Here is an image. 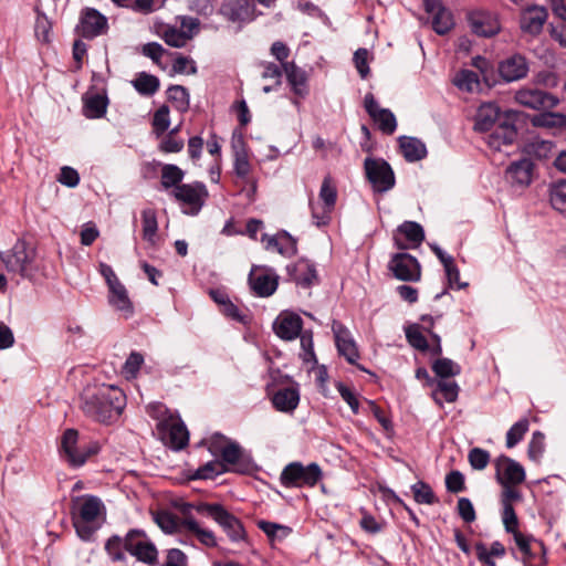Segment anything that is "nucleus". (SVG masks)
I'll return each mask as SVG.
<instances>
[{"label":"nucleus","mask_w":566,"mask_h":566,"mask_svg":"<svg viewBox=\"0 0 566 566\" xmlns=\"http://www.w3.org/2000/svg\"><path fill=\"white\" fill-rule=\"evenodd\" d=\"M81 400L83 412L99 422H109L118 418L126 403L123 390L106 384L87 386Z\"/></svg>","instance_id":"nucleus-1"},{"label":"nucleus","mask_w":566,"mask_h":566,"mask_svg":"<svg viewBox=\"0 0 566 566\" xmlns=\"http://www.w3.org/2000/svg\"><path fill=\"white\" fill-rule=\"evenodd\" d=\"M104 510L103 502L93 495L78 496L73 504L72 522L76 534L83 541H90L98 528V517Z\"/></svg>","instance_id":"nucleus-2"},{"label":"nucleus","mask_w":566,"mask_h":566,"mask_svg":"<svg viewBox=\"0 0 566 566\" xmlns=\"http://www.w3.org/2000/svg\"><path fill=\"white\" fill-rule=\"evenodd\" d=\"M0 259L8 272L24 279H33L39 270L36 251L24 240H18L10 250L1 252Z\"/></svg>","instance_id":"nucleus-3"},{"label":"nucleus","mask_w":566,"mask_h":566,"mask_svg":"<svg viewBox=\"0 0 566 566\" xmlns=\"http://www.w3.org/2000/svg\"><path fill=\"white\" fill-rule=\"evenodd\" d=\"M150 409L151 416L163 418L159 422V429L165 443L174 450L184 449L188 444L189 433L180 418L170 413L161 403L150 406Z\"/></svg>","instance_id":"nucleus-4"},{"label":"nucleus","mask_w":566,"mask_h":566,"mask_svg":"<svg viewBox=\"0 0 566 566\" xmlns=\"http://www.w3.org/2000/svg\"><path fill=\"white\" fill-rule=\"evenodd\" d=\"M99 451V444L95 441L78 439V432L74 429L64 431L61 439V457L74 468L83 465L86 460Z\"/></svg>","instance_id":"nucleus-5"},{"label":"nucleus","mask_w":566,"mask_h":566,"mask_svg":"<svg viewBox=\"0 0 566 566\" xmlns=\"http://www.w3.org/2000/svg\"><path fill=\"white\" fill-rule=\"evenodd\" d=\"M199 514L211 517L222 527L230 541L240 542L245 539V530L241 521L218 503H199L195 506Z\"/></svg>","instance_id":"nucleus-6"},{"label":"nucleus","mask_w":566,"mask_h":566,"mask_svg":"<svg viewBox=\"0 0 566 566\" xmlns=\"http://www.w3.org/2000/svg\"><path fill=\"white\" fill-rule=\"evenodd\" d=\"M322 478L323 472L317 463L304 465L292 462L282 470L280 482L284 488H313Z\"/></svg>","instance_id":"nucleus-7"},{"label":"nucleus","mask_w":566,"mask_h":566,"mask_svg":"<svg viewBox=\"0 0 566 566\" xmlns=\"http://www.w3.org/2000/svg\"><path fill=\"white\" fill-rule=\"evenodd\" d=\"M171 193L185 207L184 211L192 216L199 213L209 197L207 187L199 181L179 185Z\"/></svg>","instance_id":"nucleus-8"},{"label":"nucleus","mask_w":566,"mask_h":566,"mask_svg":"<svg viewBox=\"0 0 566 566\" xmlns=\"http://www.w3.org/2000/svg\"><path fill=\"white\" fill-rule=\"evenodd\" d=\"M124 548L139 562L149 565L157 562V548L143 531L130 530L124 537Z\"/></svg>","instance_id":"nucleus-9"},{"label":"nucleus","mask_w":566,"mask_h":566,"mask_svg":"<svg viewBox=\"0 0 566 566\" xmlns=\"http://www.w3.org/2000/svg\"><path fill=\"white\" fill-rule=\"evenodd\" d=\"M364 168L375 191L385 192L395 186V175L390 165L381 158H366Z\"/></svg>","instance_id":"nucleus-10"},{"label":"nucleus","mask_w":566,"mask_h":566,"mask_svg":"<svg viewBox=\"0 0 566 566\" xmlns=\"http://www.w3.org/2000/svg\"><path fill=\"white\" fill-rule=\"evenodd\" d=\"M199 31V20L191 17H182L180 29L165 25L160 31L161 39L172 48H184Z\"/></svg>","instance_id":"nucleus-11"},{"label":"nucleus","mask_w":566,"mask_h":566,"mask_svg":"<svg viewBox=\"0 0 566 566\" xmlns=\"http://www.w3.org/2000/svg\"><path fill=\"white\" fill-rule=\"evenodd\" d=\"M209 450L221 457V463L229 468V471L242 472L241 462L243 450L239 443L226 439L223 436H216L210 442Z\"/></svg>","instance_id":"nucleus-12"},{"label":"nucleus","mask_w":566,"mask_h":566,"mask_svg":"<svg viewBox=\"0 0 566 566\" xmlns=\"http://www.w3.org/2000/svg\"><path fill=\"white\" fill-rule=\"evenodd\" d=\"M218 13L241 29L255 19V6L251 0H222Z\"/></svg>","instance_id":"nucleus-13"},{"label":"nucleus","mask_w":566,"mask_h":566,"mask_svg":"<svg viewBox=\"0 0 566 566\" xmlns=\"http://www.w3.org/2000/svg\"><path fill=\"white\" fill-rule=\"evenodd\" d=\"M388 269L400 281L418 282L421 279L420 263L409 253L394 254L388 263Z\"/></svg>","instance_id":"nucleus-14"},{"label":"nucleus","mask_w":566,"mask_h":566,"mask_svg":"<svg viewBox=\"0 0 566 566\" xmlns=\"http://www.w3.org/2000/svg\"><path fill=\"white\" fill-rule=\"evenodd\" d=\"M513 537L525 566H543L545 564V549L541 542L521 532L513 534Z\"/></svg>","instance_id":"nucleus-15"},{"label":"nucleus","mask_w":566,"mask_h":566,"mask_svg":"<svg viewBox=\"0 0 566 566\" xmlns=\"http://www.w3.org/2000/svg\"><path fill=\"white\" fill-rule=\"evenodd\" d=\"M107 29V18L96 9L85 8L81 12L80 24L76 27L81 36L85 39H94L106 33Z\"/></svg>","instance_id":"nucleus-16"},{"label":"nucleus","mask_w":566,"mask_h":566,"mask_svg":"<svg viewBox=\"0 0 566 566\" xmlns=\"http://www.w3.org/2000/svg\"><path fill=\"white\" fill-rule=\"evenodd\" d=\"M518 104L532 109H551L557 106L558 98L536 87H523L515 94Z\"/></svg>","instance_id":"nucleus-17"},{"label":"nucleus","mask_w":566,"mask_h":566,"mask_svg":"<svg viewBox=\"0 0 566 566\" xmlns=\"http://www.w3.org/2000/svg\"><path fill=\"white\" fill-rule=\"evenodd\" d=\"M364 106L368 115L384 134L391 135L397 128L394 113L379 106L371 93L365 95Z\"/></svg>","instance_id":"nucleus-18"},{"label":"nucleus","mask_w":566,"mask_h":566,"mask_svg":"<svg viewBox=\"0 0 566 566\" xmlns=\"http://www.w3.org/2000/svg\"><path fill=\"white\" fill-rule=\"evenodd\" d=\"M332 332L338 354L349 364L355 365L359 358V352L349 329L340 322L334 321Z\"/></svg>","instance_id":"nucleus-19"},{"label":"nucleus","mask_w":566,"mask_h":566,"mask_svg":"<svg viewBox=\"0 0 566 566\" xmlns=\"http://www.w3.org/2000/svg\"><path fill=\"white\" fill-rule=\"evenodd\" d=\"M496 480L500 484H521L525 480L524 468L515 460L500 455L495 462Z\"/></svg>","instance_id":"nucleus-20"},{"label":"nucleus","mask_w":566,"mask_h":566,"mask_svg":"<svg viewBox=\"0 0 566 566\" xmlns=\"http://www.w3.org/2000/svg\"><path fill=\"white\" fill-rule=\"evenodd\" d=\"M471 31L478 36L491 38L500 32L497 17L491 12L476 10L468 14Z\"/></svg>","instance_id":"nucleus-21"},{"label":"nucleus","mask_w":566,"mask_h":566,"mask_svg":"<svg viewBox=\"0 0 566 566\" xmlns=\"http://www.w3.org/2000/svg\"><path fill=\"white\" fill-rule=\"evenodd\" d=\"M249 284L255 295L260 297H268L276 291L279 277L270 270L254 268L249 274Z\"/></svg>","instance_id":"nucleus-22"},{"label":"nucleus","mask_w":566,"mask_h":566,"mask_svg":"<svg viewBox=\"0 0 566 566\" xmlns=\"http://www.w3.org/2000/svg\"><path fill=\"white\" fill-rule=\"evenodd\" d=\"M424 240L422 227L413 221H405L394 237L395 244L400 250L415 249Z\"/></svg>","instance_id":"nucleus-23"},{"label":"nucleus","mask_w":566,"mask_h":566,"mask_svg":"<svg viewBox=\"0 0 566 566\" xmlns=\"http://www.w3.org/2000/svg\"><path fill=\"white\" fill-rule=\"evenodd\" d=\"M261 242L266 251L277 252L283 256H293L297 253L296 240L285 230H281L274 235L264 233Z\"/></svg>","instance_id":"nucleus-24"},{"label":"nucleus","mask_w":566,"mask_h":566,"mask_svg":"<svg viewBox=\"0 0 566 566\" xmlns=\"http://www.w3.org/2000/svg\"><path fill=\"white\" fill-rule=\"evenodd\" d=\"M426 12L431 17L432 28L438 34L448 33L453 27V18L439 0H424Z\"/></svg>","instance_id":"nucleus-25"},{"label":"nucleus","mask_w":566,"mask_h":566,"mask_svg":"<svg viewBox=\"0 0 566 566\" xmlns=\"http://www.w3.org/2000/svg\"><path fill=\"white\" fill-rule=\"evenodd\" d=\"M286 269L290 279L297 285L310 287L318 282V275L314 263L306 259H300Z\"/></svg>","instance_id":"nucleus-26"},{"label":"nucleus","mask_w":566,"mask_h":566,"mask_svg":"<svg viewBox=\"0 0 566 566\" xmlns=\"http://www.w3.org/2000/svg\"><path fill=\"white\" fill-rule=\"evenodd\" d=\"M318 197L322 201V213L319 217L317 213L316 217L321 223H329L337 200V189L329 176L323 179Z\"/></svg>","instance_id":"nucleus-27"},{"label":"nucleus","mask_w":566,"mask_h":566,"mask_svg":"<svg viewBox=\"0 0 566 566\" xmlns=\"http://www.w3.org/2000/svg\"><path fill=\"white\" fill-rule=\"evenodd\" d=\"M548 17L547 9L542 6H532L525 9L521 17L523 31L536 35L541 33Z\"/></svg>","instance_id":"nucleus-28"},{"label":"nucleus","mask_w":566,"mask_h":566,"mask_svg":"<svg viewBox=\"0 0 566 566\" xmlns=\"http://www.w3.org/2000/svg\"><path fill=\"white\" fill-rule=\"evenodd\" d=\"M302 318L296 314H281L274 322L275 334L285 340H292L302 332Z\"/></svg>","instance_id":"nucleus-29"},{"label":"nucleus","mask_w":566,"mask_h":566,"mask_svg":"<svg viewBox=\"0 0 566 566\" xmlns=\"http://www.w3.org/2000/svg\"><path fill=\"white\" fill-rule=\"evenodd\" d=\"M499 72L504 81L513 82L526 76L528 64L522 55H513L500 63Z\"/></svg>","instance_id":"nucleus-30"},{"label":"nucleus","mask_w":566,"mask_h":566,"mask_svg":"<svg viewBox=\"0 0 566 566\" xmlns=\"http://www.w3.org/2000/svg\"><path fill=\"white\" fill-rule=\"evenodd\" d=\"M283 71L293 93L300 97H304L308 93L307 74L298 67L294 62L284 63Z\"/></svg>","instance_id":"nucleus-31"},{"label":"nucleus","mask_w":566,"mask_h":566,"mask_svg":"<svg viewBox=\"0 0 566 566\" xmlns=\"http://www.w3.org/2000/svg\"><path fill=\"white\" fill-rule=\"evenodd\" d=\"M517 132L515 127L507 123L499 124L493 128L486 137V143L494 150H502L503 146L511 145L516 138Z\"/></svg>","instance_id":"nucleus-32"},{"label":"nucleus","mask_w":566,"mask_h":566,"mask_svg":"<svg viewBox=\"0 0 566 566\" xmlns=\"http://www.w3.org/2000/svg\"><path fill=\"white\" fill-rule=\"evenodd\" d=\"M108 302L117 311L125 314L126 317L130 316L134 312L133 303L128 296V292L124 284L119 281L108 286Z\"/></svg>","instance_id":"nucleus-33"},{"label":"nucleus","mask_w":566,"mask_h":566,"mask_svg":"<svg viewBox=\"0 0 566 566\" xmlns=\"http://www.w3.org/2000/svg\"><path fill=\"white\" fill-rule=\"evenodd\" d=\"M500 116V108L494 103L482 104L475 115L474 128L479 132L491 130Z\"/></svg>","instance_id":"nucleus-34"},{"label":"nucleus","mask_w":566,"mask_h":566,"mask_svg":"<svg viewBox=\"0 0 566 566\" xmlns=\"http://www.w3.org/2000/svg\"><path fill=\"white\" fill-rule=\"evenodd\" d=\"M300 402V392L294 387L279 389L272 397L274 408L282 412H291Z\"/></svg>","instance_id":"nucleus-35"},{"label":"nucleus","mask_w":566,"mask_h":566,"mask_svg":"<svg viewBox=\"0 0 566 566\" xmlns=\"http://www.w3.org/2000/svg\"><path fill=\"white\" fill-rule=\"evenodd\" d=\"M533 164L528 159L512 163L506 169V178L518 186H527L532 180Z\"/></svg>","instance_id":"nucleus-36"},{"label":"nucleus","mask_w":566,"mask_h":566,"mask_svg":"<svg viewBox=\"0 0 566 566\" xmlns=\"http://www.w3.org/2000/svg\"><path fill=\"white\" fill-rule=\"evenodd\" d=\"M399 147L405 159L410 163L421 160L427 156L426 145L416 137H400Z\"/></svg>","instance_id":"nucleus-37"},{"label":"nucleus","mask_w":566,"mask_h":566,"mask_svg":"<svg viewBox=\"0 0 566 566\" xmlns=\"http://www.w3.org/2000/svg\"><path fill=\"white\" fill-rule=\"evenodd\" d=\"M181 525L192 533L202 545L207 547L217 546L218 543L214 533L211 530L201 527L192 516H186L182 520Z\"/></svg>","instance_id":"nucleus-38"},{"label":"nucleus","mask_w":566,"mask_h":566,"mask_svg":"<svg viewBox=\"0 0 566 566\" xmlns=\"http://www.w3.org/2000/svg\"><path fill=\"white\" fill-rule=\"evenodd\" d=\"M437 389L433 391L432 397L437 403L442 406V401L454 402L458 399L459 386L454 380H437Z\"/></svg>","instance_id":"nucleus-39"},{"label":"nucleus","mask_w":566,"mask_h":566,"mask_svg":"<svg viewBox=\"0 0 566 566\" xmlns=\"http://www.w3.org/2000/svg\"><path fill=\"white\" fill-rule=\"evenodd\" d=\"M107 98L101 94H94L84 98V115L87 118H101L105 115Z\"/></svg>","instance_id":"nucleus-40"},{"label":"nucleus","mask_w":566,"mask_h":566,"mask_svg":"<svg viewBox=\"0 0 566 566\" xmlns=\"http://www.w3.org/2000/svg\"><path fill=\"white\" fill-rule=\"evenodd\" d=\"M185 177V172L178 166L172 164H165L161 166L160 171V184L163 188H176L179 185H182L181 181Z\"/></svg>","instance_id":"nucleus-41"},{"label":"nucleus","mask_w":566,"mask_h":566,"mask_svg":"<svg viewBox=\"0 0 566 566\" xmlns=\"http://www.w3.org/2000/svg\"><path fill=\"white\" fill-rule=\"evenodd\" d=\"M143 238L154 244L158 231L156 211L151 208L142 211Z\"/></svg>","instance_id":"nucleus-42"},{"label":"nucleus","mask_w":566,"mask_h":566,"mask_svg":"<svg viewBox=\"0 0 566 566\" xmlns=\"http://www.w3.org/2000/svg\"><path fill=\"white\" fill-rule=\"evenodd\" d=\"M453 84L462 90L470 93L478 92L480 90L479 75L471 70H461L453 78Z\"/></svg>","instance_id":"nucleus-43"},{"label":"nucleus","mask_w":566,"mask_h":566,"mask_svg":"<svg viewBox=\"0 0 566 566\" xmlns=\"http://www.w3.org/2000/svg\"><path fill=\"white\" fill-rule=\"evenodd\" d=\"M133 86L139 94L151 96L159 88V80L155 75L142 72L133 81Z\"/></svg>","instance_id":"nucleus-44"},{"label":"nucleus","mask_w":566,"mask_h":566,"mask_svg":"<svg viewBox=\"0 0 566 566\" xmlns=\"http://www.w3.org/2000/svg\"><path fill=\"white\" fill-rule=\"evenodd\" d=\"M532 124L536 127H564L566 125V116L560 113H539L532 117Z\"/></svg>","instance_id":"nucleus-45"},{"label":"nucleus","mask_w":566,"mask_h":566,"mask_svg":"<svg viewBox=\"0 0 566 566\" xmlns=\"http://www.w3.org/2000/svg\"><path fill=\"white\" fill-rule=\"evenodd\" d=\"M530 421L527 418H522L517 422H515L506 432L505 446L509 449L514 448L518 442H521L528 431Z\"/></svg>","instance_id":"nucleus-46"},{"label":"nucleus","mask_w":566,"mask_h":566,"mask_svg":"<svg viewBox=\"0 0 566 566\" xmlns=\"http://www.w3.org/2000/svg\"><path fill=\"white\" fill-rule=\"evenodd\" d=\"M549 200L555 210L566 211V179H560L552 185Z\"/></svg>","instance_id":"nucleus-47"},{"label":"nucleus","mask_w":566,"mask_h":566,"mask_svg":"<svg viewBox=\"0 0 566 566\" xmlns=\"http://www.w3.org/2000/svg\"><path fill=\"white\" fill-rule=\"evenodd\" d=\"M432 370L443 379L459 375L461 367L449 358H439L432 364Z\"/></svg>","instance_id":"nucleus-48"},{"label":"nucleus","mask_w":566,"mask_h":566,"mask_svg":"<svg viewBox=\"0 0 566 566\" xmlns=\"http://www.w3.org/2000/svg\"><path fill=\"white\" fill-rule=\"evenodd\" d=\"M405 334L408 343L416 349L427 352L429 349L428 342L421 333L420 325L411 324L405 327Z\"/></svg>","instance_id":"nucleus-49"},{"label":"nucleus","mask_w":566,"mask_h":566,"mask_svg":"<svg viewBox=\"0 0 566 566\" xmlns=\"http://www.w3.org/2000/svg\"><path fill=\"white\" fill-rule=\"evenodd\" d=\"M256 525L271 539L285 538L286 536H289L292 533V528L286 525H282V524H277V523H273V522H269V521H264V520L258 521Z\"/></svg>","instance_id":"nucleus-50"},{"label":"nucleus","mask_w":566,"mask_h":566,"mask_svg":"<svg viewBox=\"0 0 566 566\" xmlns=\"http://www.w3.org/2000/svg\"><path fill=\"white\" fill-rule=\"evenodd\" d=\"M168 98L175 104L179 112H186L189 108V93L181 85H172L168 88Z\"/></svg>","instance_id":"nucleus-51"},{"label":"nucleus","mask_w":566,"mask_h":566,"mask_svg":"<svg viewBox=\"0 0 566 566\" xmlns=\"http://www.w3.org/2000/svg\"><path fill=\"white\" fill-rule=\"evenodd\" d=\"M229 468L224 467V463H221L218 460L209 461L206 464L201 465L197 469L195 473L196 479H213L217 475H220L224 472H228Z\"/></svg>","instance_id":"nucleus-52"},{"label":"nucleus","mask_w":566,"mask_h":566,"mask_svg":"<svg viewBox=\"0 0 566 566\" xmlns=\"http://www.w3.org/2000/svg\"><path fill=\"white\" fill-rule=\"evenodd\" d=\"M233 169L237 177L241 180L249 179V177L253 176L252 166L245 150L235 151Z\"/></svg>","instance_id":"nucleus-53"},{"label":"nucleus","mask_w":566,"mask_h":566,"mask_svg":"<svg viewBox=\"0 0 566 566\" xmlns=\"http://www.w3.org/2000/svg\"><path fill=\"white\" fill-rule=\"evenodd\" d=\"M413 499L419 504H433L437 500L429 484L419 481L411 486Z\"/></svg>","instance_id":"nucleus-54"},{"label":"nucleus","mask_w":566,"mask_h":566,"mask_svg":"<svg viewBox=\"0 0 566 566\" xmlns=\"http://www.w3.org/2000/svg\"><path fill=\"white\" fill-rule=\"evenodd\" d=\"M545 451V436L541 431H535L528 443L527 454L534 462H539Z\"/></svg>","instance_id":"nucleus-55"},{"label":"nucleus","mask_w":566,"mask_h":566,"mask_svg":"<svg viewBox=\"0 0 566 566\" xmlns=\"http://www.w3.org/2000/svg\"><path fill=\"white\" fill-rule=\"evenodd\" d=\"M554 148V144L551 140H543L535 138L527 145V151L539 158L545 159L549 157Z\"/></svg>","instance_id":"nucleus-56"},{"label":"nucleus","mask_w":566,"mask_h":566,"mask_svg":"<svg viewBox=\"0 0 566 566\" xmlns=\"http://www.w3.org/2000/svg\"><path fill=\"white\" fill-rule=\"evenodd\" d=\"M144 364V356L138 352H132L127 357L123 373L126 378H135Z\"/></svg>","instance_id":"nucleus-57"},{"label":"nucleus","mask_w":566,"mask_h":566,"mask_svg":"<svg viewBox=\"0 0 566 566\" xmlns=\"http://www.w3.org/2000/svg\"><path fill=\"white\" fill-rule=\"evenodd\" d=\"M169 108L167 106L159 107L153 118V128L157 136L163 135L169 127Z\"/></svg>","instance_id":"nucleus-58"},{"label":"nucleus","mask_w":566,"mask_h":566,"mask_svg":"<svg viewBox=\"0 0 566 566\" xmlns=\"http://www.w3.org/2000/svg\"><path fill=\"white\" fill-rule=\"evenodd\" d=\"M157 525L166 533H172L177 530L178 523L176 516L168 511H159L154 516Z\"/></svg>","instance_id":"nucleus-59"},{"label":"nucleus","mask_w":566,"mask_h":566,"mask_svg":"<svg viewBox=\"0 0 566 566\" xmlns=\"http://www.w3.org/2000/svg\"><path fill=\"white\" fill-rule=\"evenodd\" d=\"M51 29V22L49 21L46 15L39 13L36 15L34 25V33L36 39L43 43H48L50 41Z\"/></svg>","instance_id":"nucleus-60"},{"label":"nucleus","mask_w":566,"mask_h":566,"mask_svg":"<svg viewBox=\"0 0 566 566\" xmlns=\"http://www.w3.org/2000/svg\"><path fill=\"white\" fill-rule=\"evenodd\" d=\"M471 467L475 470H483L490 462V453L481 448H473L468 455Z\"/></svg>","instance_id":"nucleus-61"},{"label":"nucleus","mask_w":566,"mask_h":566,"mask_svg":"<svg viewBox=\"0 0 566 566\" xmlns=\"http://www.w3.org/2000/svg\"><path fill=\"white\" fill-rule=\"evenodd\" d=\"M184 140L175 136V132H169L159 144V150L166 154L179 153L184 148Z\"/></svg>","instance_id":"nucleus-62"},{"label":"nucleus","mask_w":566,"mask_h":566,"mask_svg":"<svg viewBox=\"0 0 566 566\" xmlns=\"http://www.w3.org/2000/svg\"><path fill=\"white\" fill-rule=\"evenodd\" d=\"M124 547V538L114 535L111 538L107 539L105 544V549L108 553V555L112 557L115 562H122L125 558V555L122 551Z\"/></svg>","instance_id":"nucleus-63"},{"label":"nucleus","mask_w":566,"mask_h":566,"mask_svg":"<svg viewBox=\"0 0 566 566\" xmlns=\"http://www.w3.org/2000/svg\"><path fill=\"white\" fill-rule=\"evenodd\" d=\"M502 521L507 533L512 535L518 531V520L512 504L503 506Z\"/></svg>","instance_id":"nucleus-64"}]
</instances>
